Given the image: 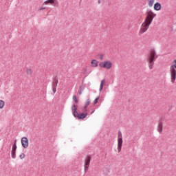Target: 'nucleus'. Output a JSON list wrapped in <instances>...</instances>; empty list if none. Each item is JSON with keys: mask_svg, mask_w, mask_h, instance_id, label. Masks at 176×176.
I'll list each match as a JSON object with an SVG mask.
<instances>
[{"mask_svg": "<svg viewBox=\"0 0 176 176\" xmlns=\"http://www.w3.org/2000/svg\"><path fill=\"white\" fill-rule=\"evenodd\" d=\"M155 17H156V13L151 10L146 11V17L139 30L140 35L145 34V32L149 30V27H151V24L153 22V19H155Z\"/></svg>", "mask_w": 176, "mask_h": 176, "instance_id": "1", "label": "nucleus"}, {"mask_svg": "<svg viewBox=\"0 0 176 176\" xmlns=\"http://www.w3.org/2000/svg\"><path fill=\"white\" fill-rule=\"evenodd\" d=\"M169 74L170 76V82L174 85L176 80V59H174L171 63L169 68Z\"/></svg>", "mask_w": 176, "mask_h": 176, "instance_id": "2", "label": "nucleus"}, {"mask_svg": "<svg viewBox=\"0 0 176 176\" xmlns=\"http://www.w3.org/2000/svg\"><path fill=\"white\" fill-rule=\"evenodd\" d=\"M157 58V55L156 54V51L151 50L147 57V63H148L149 69H152L155 65V60Z\"/></svg>", "mask_w": 176, "mask_h": 176, "instance_id": "3", "label": "nucleus"}, {"mask_svg": "<svg viewBox=\"0 0 176 176\" xmlns=\"http://www.w3.org/2000/svg\"><path fill=\"white\" fill-rule=\"evenodd\" d=\"M72 110L74 118H77L78 119H85V118L87 117V113H82L81 114H79L75 104L72 106Z\"/></svg>", "mask_w": 176, "mask_h": 176, "instance_id": "4", "label": "nucleus"}, {"mask_svg": "<svg viewBox=\"0 0 176 176\" xmlns=\"http://www.w3.org/2000/svg\"><path fill=\"white\" fill-rule=\"evenodd\" d=\"M100 68H104V69H112L113 67V63L111 60H104L99 64Z\"/></svg>", "mask_w": 176, "mask_h": 176, "instance_id": "5", "label": "nucleus"}, {"mask_svg": "<svg viewBox=\"0 0 176 176\" xmlns=\"http://www.w3.org/2000/svg\"><path fill=\"white\" fill-rule=\"evenodd\" d=\"M122 146H123V136L122 135V133L119 132L118 134V147H117L118 153H120V152L122 151Z\"/></svg>", "mask_w": 176, "mask_h": 176, "instance_id": "6", "label": "nucleus"}, {"mask_svg": "<svg viewBox=\"0 0 176 176\" xmlns=\"http://www.w3.org/2000/svg\"><path fill=\"white\" fill-rule=\"evenodd\" d=\"M90 162H91V157L87 156L84 160V170L85 173L89 170V167H90Z\"/></svg>", "mask_w": 176, "mask_h": 176, "instance_id": "7", "label": "nucleus"}, {"mask_svg": "<svg viewBox=\"0 0 176 176\" xmlns=\"http://www.w3.org/2000/svg\"><path fill=\"white\" fill-rule=\"evenodd\" d=\"M21 142L23 148H24L25 149H26V148H28L30 142H28V138H27V137L22 138L21 140Z\"/></svg>", "mask_w": 176, "mask_h": 176, "instance_id": "8", "label": "nucleus"}, {"mask_svg": "<svg viewBox=\"0 0 176 176\" xmlns=\"http://www.w3.org/2000/svg\"><path fill=\"white\" fill-rule=\"evenodd\" d=\"M17 150V145L16 142L12 145V151H11V156L12 159H16V151Z\"/></svg>", "mask_w": 176, "mask_h": 176, "instance_id": "9", "label": "nucleus"}, {"mask_svg": "<svg viewBox=\"0 0 176 176\" xmlns=\"http://www.w3.org/2000/svg\"><path fill=\"white\" fill-rule=\"evenodd\" d=\"M153 9H154V10L159 12V10H162V4H160V3H159V2H156L154 4Z\"/></svg>", "mask_w": 176, "mask_h": 176, "instance_id": "10", "label": "nucleus"}, {"mask_svg": "<svg viewBox=\"0 0 176 176\" xmlns=\"http://www.w3.org/2000/svg\"><path fill=\"white\" fill-rule=\"evenodd\" d=\"M157 130L160 133V134H162V133H163V123L162 122H160L158 123Z\"/></svg>", "mask_w": 176, "mask_h": 176, "instance_id": "11", "label": "nucleus"}, {"mask_svg": "<svg viewBox=\"0 0 176 176\" xmlns=\"http://www.w3.org/2000/svg\"><path fill=\"white\" fill-rule=\"evenodd\" d=\"M91 67L92 68H97L98 67V60L94 59L91 61Z\"/></svg>", "mask_w": 176, "mask_h": 176, "instance_id": "12", "label": "nucleus"}, {"mask_svg": "<svg viewBox=\"0 0 176 176\" xmlns=\"http://www.w3.org/2000/svg\"><path fill=\"white\" fill-rule=\"evenodd\" d=\"M56 0H46L44 1L43 4L44 5H54L56 3Z\"/></svg>", "mask_w": 176, "mask_h": 176, "instance_id": "13", "label": "nucleus"}, {"mask_svg": "<svg viewBox=\"0 0 176 176\" xmlns=\"http://www.w3.org/2000/svg\"><path fill=\"white\" fill-rule=\"evenodd\" d=\"M90 105V100H87L85 102V106H84V109L85 112L87 111V107Z\"/></svg>", "mask_w": 176, "mask_h": 176, "instance_id": "14", "label": "nucleus"}, {"mask_svg": "<svg viewBox=\"0 0 176 176\" xmlns=\"http://www.w3.org/2000/svg\"><path fill=\"white\" fill-rule=\"evenodd\" d=\"M154 3H155V0H148V6L149 8H152V6H153Z\"/></svg>", "mask_w": 176, "mask_h": 176, "instance_id": "15", "label": "nucleus"}, {"mask_svg": "<svg viewBox=\"0 0 176 176\" xmlns=\"http://www.w3.org/2000/svg\"><path fill=\"white\" fill-rule=\"evenodd\" d=\"M104 85H105V79L102 80L100 82V91H101L104 87Z\"/></svg>", "mask_w": 176, "mask_h": 176, "instance_id": "16", "label": "nucleus"}, {"mask_svg": "<svg viewBox=\"0 0 176 176\" xmlns=\"http://www.w3.org/2000/svg\"><path fill=\"white\" fill-rule=\"evenodd\" d=\"M5 108V102L3 100H0V109Z\"/></svg>", "mask_w": 176, "mask_h": 176, "instance_id": "17", "label": "nucleus"}, {"mask_svg": "<svg viewBox=\"0 0 176 176\" xmlns=\"http://www.w3.org/2000/svg\"><path fill=\"white\" fill-rule=\"evenodd\" d=\"M26 74L28 75H31L32 74V69H31V68H28L26 69Z\"/></svg>", "mask_w": 176, "mask_h": 176, "instance_id": "18", "label": "nucleus"}, {"mask_svg": "<svg viewBox=\"0 0 176 176\" xmlns=\"http://www.w3.org/2000/svg\"><path fill=\"white\" fill-rule=\"evenodd\" d=\"M73 100L75 101L76 104H78V98H76V96H73Z\"/></svg>", "mask_w": 176, "mask_h": 176, "instance_id": "19", "label": "nucleus"}, {"mask_svg": "<svg viewBox=\"0 0 176 176\" xmlns=\"http://www.w3.org/2000/svg\"><path fill=\"white\" fill-rule=\"evenodd\" d=\"M98 100H100V97L96 98L94 100V105H96V104H97V102H98Z\"/></svg>", "mask_w": 176, "mask_h": 176, "instance_id": "20", "label": "nucleus"}, {"mask_svg": "<svg viewBox=\"0 0 176 176\" xmlns=\"http://www.w3.org/2000/svg\"><path fill=\"white\" fill-rule=\"evenodd\" d=\"M20 159H24V157H25V153H21L19 155Z\"/></svg>", "mask_w": 176, "mask_h": 176, "instance_id": "21", "label": "nucleus"}, {"mask_svg": "<svg viewBox=\"0 0 176 176\" xmlns=\"http://www.w3.org/2000/svg\"><path fill=\"white\" fill-rule=\"evenodd\" d=\"M99 58L100 60H104V54H101L100 55H99Z\"/></svg>", "mask_w": 176, "mask_h": 176, "instance_id": "22", "label": "nucleus"}, {"mask_svg": "<svg viewBox=\"0 0 176 176\" xmlns=\"http://www.w3.org/2000/svg\"><path fill=\"white\" fill-rule=\"evenodd\" d=\"M82 90H83L82 88L79 89V90L78 91V94H80V95L82 94Z\"/></svg>", "mask_w": 176, "mask_h": 176, "instance_id": "23", "label": "nucleus"}, {"mask_svg": "<svg viewBox=\"0 0 176 176\" xmlns=\"http://www.w3.org/2000/svg\"><path fill=\"white\" fill-rule=\"evenodd\" d=\"M102 2H104V0H98V3H101Z\"/></svg>", "mask_w": 176, "mask_h": 176, "instance_id": "24", "label": "nucleus"}, {"mask_svg": "<svg viewBox=\"0 0 176 176\" xmlns=\"http://www.w3.org/2000/svg\"><path fill=\"white\" fill-rule=\"evenodd\" d=\"M102 2H104V0H98V3H101Z\"/></svg>", "mask_w": 176, "mask_h": 176, "instance_id": "25", "label": "nucleus"}, {"mask_svg": "<svg viewBox=\"0 0 176 176\" xmlns=\"http://www.w3.org/2000/svg\"><path fill=\"white\" fill-rule=\"evenodd\" d=\"M102 2H104V0H98V3H101Z\"/></svg>", "mask_w": 176, "mask_h": 176, "instance_id": "26", "label": "nucleus"}, {"mask_svg": "<svg viewBox=\"0 0 176 176\" xmlns=\"http://www.w3.org/2000/svg\"><path fill=\"white\" fill-rule=\"evenodd\" d=\"M43 9H45V8H40V10H42Z\"/></svg>", "mask_w": 176, "mask_h": 176, "instance_id": "27", "label": "nucleus"}, {"mask_svg": "<svg viewBox=\"0 0 176 176\" xmlns=\"http://www.w3.org/2000/svg\"><path fill=\"white\" fill-rule=\"evenodd\" d=\"M94 111H95V110H94L91 113V114L94 113Z\"/></svg>", "mask_w": 176, "mask_h": 176, "instance_id": "28", "label": "nucleus"}]
</instances>
